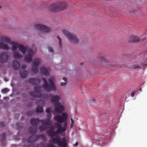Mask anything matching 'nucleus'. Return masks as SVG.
<instances>
[{
	"mask_svg": "<svg viewBox=\"0 0 147 147\" xmlns=\"http://www.w3.org/2000/svg\"><path fill=\"white\" fill-rule=\"evenodd\" d=\"M66 84H67V83L66 82H64V83L62 82L61 84V85L62 86H63L65 85Z\"/></svg>",
	"mask_w": 147,
	"mask_h": 147,
	"instance_id": "nucleus-37",
	"label": "nucleus"
},
{
	"mask_svg": "<svg viewBox=\"0 0 147 147\" xmlns=\"http://www.w3.org/2000/svg\"><path fill=\"white\" fill-rule=\"evenodd\" d=\"M67 6V3L65 1H60L52 4L49 7V10L52 12L58 11L65 9Z\"/></svg>",
	"mask_w": 147,
	"mask_h": 147,
	"instance_id": "nucleus-4",
	"label": "nucleus"
},
{
	"mask_svg": "<svg viewBox=\"0 0 147 147\" xmlns=\"http://www.w3.org/2000/svg\"><path fill=\"white\" fill-rule=\"evenodd\" d=\"M26 66L25 65H23L22 66V68L24 70V69L26 68Z\"/></svg>",
	"mask_w": 147,
	"mask_h": 147,
	"instance_id": "nucleus-35",
	"label": "nucleus"
},
{
	"mask_svg": "<svg viewBox=\"0 0 147 147\" xmlns=\"http://www.w3.org/2000/svg\"><path fill=\"white\" fill-rule=\"evenodd\" d=\"M47 147H58L57 146H54L53 144H50L48 145Z\"/></svg>",
	"mask_w": 147,
	"mask_h": 147,
	"instance_id": "nucleus-33",
	"label": "nucleus"
},
{
	"mask_svg": "<svg viewBox=\"0 0 147 147\" xmlns=\"http://www.w3.org/2000/svg\"><path fill=\"white\" fill-rule=\"evenodd\" d=\"M38 103L39 104L42 103V104H43L44 102L43 100H38Z\"/></svg>",
	"mask_w": 147,
	"mask_h": 147,
	"instance_id": "nucleus-36",
	"label": "nucleus"
},
{
	"mask_svg": "<svg viewBox=\"0 0 147 147\" xmlns=\"http://www.w3.org/2000/svg\"><path fill=\"white\" fill-rule=\"evenodd\" d=\"M49 71L50 69L49 68L42 67L40 68V73L45 76H47L49 75Z\"/></svg>",
	"mask_w": 147,
	"mask_h": 147,
	"instance_id": "nucleus-15",
	"label": "nucleus"
},
{
	"mask_svg": "<svg viewBox=\"0 0 147 147\" xmlns=\"http://www.w3.org/2000/svg\"><path fill=\"white\" fill-rule=\"evenodd\" d=\"M1 6H0V9H1Z\"/></svg>",
	"mask_w": 147,
	"mask_h": 147,
	"instance_id": "nucleus-45",
	"label": "nucleus"
},
{
	"mask_svg": "<svg viewBox=\"0 0 147 147\" xmlns=\"http://www.w3.org/2000/svg\"><path fill=\"white\" fill-rule=\"evenodd\" d=\"M49 97L51 98V101L53 103L59 102L61 98L60 95H55L52 94H50Z\"/></svg>",
	"mask_w": 147,
	"mask_h": 147,
	"instance_id": "nucleus-14",
	"label": "nucleus"
},
{
	"mask_svg": "<svg viewBox=\"0 0 147 147\" xmlns=\"http://www.w3.org/2000/svg\"><path fill=\"white\" fill-rule=\"evenodd\" d=\"M28 49V48L27 47H24L22 45H20L18 47L19 50L23 54L25 53Z\"/></svg>",
	"mask_w": 147,
	"mask_h": 147,
	"instance_id": "nucleus-17",
	"label": "nucleus"
},
{
	"mask_svg": "<svg viewBox=\"0 0 147 147\" xmlns=\"http://www.w3.org/2000/svg\"><path fill=\"white\" fill-rule=\"evenodd\" d=\"M135 94V93L134 92H132L131 94V96L132 97H133L134 96Z\"/></svg>",
	"mask_w": 147,
	"mask_h": 147,
	"instance_id": "nucleus-39",
	"label": "nucleus"
},
{
	"mask_svg": "<svg viewBox=\"0 0 147 147\" xmlns=\"http://www.w3.org/2000/svg\"><path fill=\"white\" fill-rule=\"evenodd\" d=\"M40 122L42 123V125L47 126L50 125L51 123V121L49 119L40 120Z\"/></svg>",
	"mask_w": 147,
	"mask_h": 147,
	"instance_id": "nucleus-20",
	"label": "nucleus"
},
{
	"mask_svg": "<svg viewBox=\"0 0 147 147\" xmlns=\"http://www.w3.org/2000/svg\"><path fill=\"white\" fill-rule=\"evenodd\" d=\"M19 45L17 42L11 41L7 36H3L0 37V48L5 51L11 49L13 57L15 59H20L22 57V55L16 51Z\"/></svg>",
	"mask_w": 147,
	"mask_h": 147,
	"instance_id": "nucleus-2",
	"label": "nucleus"
},
{
	"mask_svg": "<svg viewBox=\"0 0 147 147\" xmlns=\"http://www.w3.org/2000/svg\"><path fill=\"white\" fill-rule=\"evenodd\" d=\"M41 60L40 59H35L32 62L33 65L32 67V72L34 74H36L38 71V67L40 64Z\"/></svg>",
	"mask_w": 147,
	"mask_h": 147,
	"instance_id": "nucleus-8",
	"label": "nucleus"
},
{
	"mask_svg": "<svg viewBox=\"0 0 147 147\" xmlns=\"http://www.w3.org/2000/svg\"><path fill=\"white\" fill-rule=\"evenodd\" d=\"M55 111L57 113H61L64 110V105L59 102L55 103L54 104Z\"/></svg>",
	"mask_w": 147,
	"mask_h": 147,
	"instance_id": "nucleus-10",
	"label": "nucleus"
},
{
	"mask_svg": "<svg viewBox=\"0 0 147 147\" xmlns=\"http://www.w3.org/2000/svg\"><path fill=\"white\" fill-rule=\"evenodd\" d=\"M78 142H76V144H74V146H77L78 145Z\"/></svg>",
	"mask_w": 147,
	"mask_h": 147,
	"instance_id": "nucleus-41",
	"label": "nucleus"
},
{
	"mask_svg": "<svg viewBox=\"0 0 147 147\" xmlns=\"http://www.w3.org/2000/svg\"><path fill=\"white\" fill-rule=\"evenodd\" d=\"M0 102H3V101H2V100H1V101H0Z\"/></svg>",
	"mask_w": 147,
	"mask_h": 147,
	"instance_id": "nucleus-44",
	"label": "nucleus"
},
{
	"mask_svg": "<svg viewBox=\"0 0 147 147\" xmlns=\"http://www.w3.org/2000/svg\"><path fill=\"white\" fill-rule=\"evenodd\" d=\"M62 31L64 34L66 36L71 43L77 44L79 42V40L76 36L70 33L67 30L63 29Z\"/></svg>",
	"mask_w": 147,
	"mask_h": 147,
	"instance_id": "nucleus-5",
	"label": "nucleus"
},
{
	"mask_svg": "<svg viewBox=\"0 0 147 147\" xmlns=\"http://www.w3.org/2000/svg\"><path fill=\"white\" fill-rule=\"evenodd\" d=\"M68 115L66 113H62L61 115H57L54 117L55 120L58 122L55 125L57 130L54 131V127H50V129L47 131V134L51 137L55 136V137L51 139L53 143H57L59 147H67V142L66 139L63 138L61 139L59 136H56L58 134L62 133L65 131L68 126L67 121Z\"/></svg>",
	"mask_w": 147,
	"mask_h": 147,
	"instance_id": "nucleus-1",
	"label": "nucleus"
},
{
	"mask_svg": "<svg viewBox=\"0 0 147 147\" xmlns=\"http://www.w3.org/2000/svg\"><path fill=\"white\" fill-rule=\"evenodd\" d=\"M51 111V109L50 107L47 108L46 110V112L48 113H50Z\"/></svg>",
	"mask_w": 147,
	"mask_h": 147,
	"instance_id": "nucleus-28",
	"label": "nucleus"
},
{
	"mask_svg": "<svg viewBox=\"0 0 147 147\" xmlns=\"http://www.w3.org/2000/svg\"><path fill=\"white\" fill-rule=\"evenodd\" d=\"M51 115L50 113H48L47 115V118L49 119L50 120L51 119Z\"/></svg>",
	"mask_w": 147,
	"mask_h": 147,
	"instance_id": "nucleus-34",
	"label": "nucleus"
},
{
	"mask_svg": "<svg viewBox=\"0 0 147 147\" xmlns=\"http://www.w3.org/2000/svg\"><path fill=\"white\" fill-rule=\"evenodd\" d=\"M41 88V86L35 87L34 88V92H30L29 94L31 96L34 97L42 98V95L40 92Z\"/></svg>",
	"mask_w": 147,
	"mask_h": 147,
	"instance_id": "nucleus-7",
	"label": "nucleus"
},
{
	"mask_svg": "<svg viewBox=\"0 0 147 147\" xmlns=\"http://www.w3.org/2000/svg\"><path fill=\"white\" fill-rule=\"evenodd\" d=\"M4 124L3 123H1L0 124V127H2L4 126Z\"/></svg>",
	"mask_w": 147,
	"mask_h": 147,
	"instance_id": "nucleus-38",
	"label": "nucleus"
},
{
	"mask_svg": "<svg viewBox=\"0 0 147 147\" xmlns=\"http://www.w3.org/2000/svg\"><path fill=\"white\" fill-rule=\"evenodd\" d=\"M63 80L65 81V82H67V80L66 78H64Z\"/></svg>",
	"mask_w": 147,
	"mask_h": 147,
	"instance_id": "nucleus-40",
	"label": "nucleus"
},
{
	"mask_svg": "<svg viewBox=\"0 0 147 147\" xmlns=\"http://www.w3.org/2000/svg\"><path fill=\"white\" fill-rule=\"evenodd\" d=\"M28 82L34 85H36L40 82V80L38 79L30 78L28 80Z\"/></svg>",
	"mask_w": 147,
	"mask_h": 147,
	"instance_id": "nucleus-16",
	"label": "nucleus"
},
{
	"mask_svg": "<svg viewBox=\"0 0 147 147\" xmlns=\"http://www.w3.org/2000/svg\"><path fill=\"white\" fill-rule=\"evenodd\" d=\"M9 91V90L5 88H4V89H3L2 90V92L3 93H6L7 92H8Z\"/></svg>",
	"mask_w": 147,
	"mask_h": 147,
	"instance_id": "nucleus-29",
	"label": "nucleus"
},
{
	"mask_svg": "<svg viewBox=\"0 0 147 147\" xmlns=\"http://www.w3.org/2000/svg\"><path fill=\"white\" fill-rule=\"evenodd\" d=\"M139 90L140 91H142V89L140 88L139 89Z\"/></svg>",
	"mask_w": 147,
	"mask_h": 147,
	"instance_id": "nucleus-42",
	"label": "nucleus"
},
{
	"mask_svg": "<svg viewBox=\"0 0 147 147\" xmlns=\"http://www.w3.org/2000/svg\"><path fill=\"white\" fill-rule=\"evenodd\" d=\"M9 56L5 52H2L0 54V62L3 63L7 61Z\"/></svg>",
	"mask_w": 147,
	"mask_h": 147,
	"instance_id": "nucleus-13",
	"label": "nucleus"
},
{
	"mask_svg": "<svg viewBox=\"0 0 147 147\" xmlns=\"http://www.w3.org/2000/svg\"><path fill=\"white\" fill-rule=\"evenodd\" d=\"M49 51L50 52H53V48L51 47H49L48 48Z\"/></svg>",
	"mask_w": 147,
	"mask_h": 147,
	"instance_id": "nucleus-32",
	"label": "nucleus"
},
{
	"mask_svg": "<svg viewBox=\"0 0 147 147\" xmlns=\"http://www.w3.org/2000/svg\"><path fill=\"white\" fill-rule=\"evenodd\" d=\"M95 145V144H93V146H94Z\"/></svg>",
	"mask_w": 147,
	"mask_h": 147,
	"instance_id": "nucleus-43",
	"label": "nucleus"
},
{
	"mask_svg": "<svg viewBox=\"0 0 147 147\" xmlns=\"http://www.w3.org/2000/svg\"><path fill=\"white\" fill-rule=\"evenodd\" d=\"M40 122V120L38 119H31L30 124L33 127H30L29 129V132L30 134L33 135L36 133L37 130L36 125Z\"/></svg>",
	"mask_w": 147,
	"mask_h": 147,
	"instance_id": "nucleus-6",
	"label": "nucleus"
},
{
	"mask_svg": "<svg viewBox=\"0 0 147 147\" xmlns=\"http://www.w3.org/2000/svg\"><path fill=\"white\" fill-rule=\"evenodd\" d=\"M28 72L24 70H23L22 71L20 72V74L22 78H25L27 76Z\"/></svg>",
	"mask_w": 147,
	"mask_h": 147,
	"instance_id": "nucleus-19",
	"label": "nucleus"
},
{
	"mask_svg": "<svg viewBox=\"0 0 147 147\" xmlns=\"http://www.w3.org/2000/svg\"><path fill=\"white\" fill-rule=\"evenodd\" d=\"M36 112L38 113H41L43 112V109L42 107H38L36 109Z\"/></svg>",
	"mask_w": 147,
	"mask_h": 147,
	"instance_id": "nucleus-22",
	"label": "nucleus"
},
{
	"mask_svg": "<svg viewBox=\"0 0 147 147\" xmlns=\"http://www.w3.org/2000/svg\"><path fill=\"white\" fill-rule=\"evenodd\" d=\"M33 113L30 111H28L27 112V115L29 116L31 115Z\"/></svg>",
	"mask_w": 147,
	"mask_h": 147,
	"instance_id": "nucleus-31",
	"label": "nucleus"
},
{
	"mask_svg": "<svg viewBox=\"0 0 147 147\" xmlns=\"http://www.w3.org/2000/svg\"><path fill=\"white\" fill-rule=\"evenodd\" d=\"M12 67L14 70H17L19 68L20 64L17 61H14L13 62Z\"/></svg>",
	"mask_w": 147,
	"mask_h": 147,
	"instance_id": "nucleus-18",
	"label": "nucleus"
},
{
	"mask_svg": "<svg viewBox=\"0 0 147 147\" xmlns=\"http://www.w3.org/2000/svg\"><path fill=\"white\" fill-rule=\"evenodd\" d=\"M39 138H41L43 140H46V138L43 135H33L32 136L30 137L27 140V142L28 143L34 142L37 140Z\"/></svg>",
	"mask_w": 147,
	"mask_h": 147,
	"instance_id": "nucleus-11",
	"label": "nucleus"
},
{
	"mask_svg": "<svg viewBox=\"0 0 147 147\" xmlns=\"http://www.w3.org/2000/svg\"><path fill=\"white\" fill-rule=\"evenodd\" d=\"M34 27L35 28L43 32H49L51 31L50 28L41 24H36L35 25Z\"/></svg>",
	"mask_w": 147,
	"mask_h": 147,
	"instance_id": "nucleus-9",
	"label": "nucleus"
},
{
	"mask_svg": "<svg viewBox=\"0 0 147 147\" xmlns=\"http://www.w3.org/2000/svg\"><path fill=\"white\" fill-rule=\"evenodd\" d=\"M47 129V127L45 126H40L39 128V129L41 131Z\"/></svg>",
	"mask_w": 147,
	"mask_h": 147,
	"instance_id": "nucleus-26",
	"label": "nucleus"
},
{
	"mask_svg": "<svg viewBox=\"0 0 147 147\" xmlns=\"http://www.w3.org/2000/svg\"><path fill=\"white\" fill-rule=\"evenodd\" d=\"M34 55V53L33 51L31 49H30L28 50L27 54L25 57L24 61L28 63L31 61L32 59V57Z\"/></svg>",
	"mask_w": 147,
	"mask_h": 147,
	"instance_id": "nucleus-12",
	"label": "nucleus"
},
{
	"mask_svg": "<svg viewBox=\"0 0 147 147\" xmlns=\"http://www.w3.org/2000/svg\"><path fill=\"white\" fill-rule=\"evenodd\" d=\"M71 128H72L73 127V126L74 125V120L72 119H71Z\"/></svg>",
	"mask_w": 147,
	"mask_h": 147,
	"instance_id": "nucleus-30",
	"label": "nucleus"
},
{
	"mask_svg": "<svg viewBox=\"0 0 147 147\" xmlns=\"http://www.w3.org/2000/svg\"><path fill=\"white\" fill-rule=\"evenodd\" d=\"M44 84L42 85L43 88L47 91H50L52 90H56V87L54 82L55 79L54 76H52L48 80V83L46 79L45 78H42Z\"/></svg>",
	"mask_w": 147,
	"mask_h": 147,
	"instance_id": "nucleus-3",
	"label": "nucleus"
},
{
	"mask_svg": "<svg viewBox=\"0 0 147 147\" xmlns=\"http://www.w3.org/2000/svg\"><path fill=\"white\" fill-rule=\"evenodd\" d=\"M100 60L102 61L103 62H107L108 61L103 57H101L100 58Z\"/></svg>",
	"mask_w": 147,
	"mask_h": 147,
	"instance_id": "nucleus-25",
	"label": "nucleus"
},
{
	"mask_svg": "<svg viewBox=\"0 0 147 147\" xmlns=\"http://www.w3.org/2000/svg\"><path fill=\"white\" fill-rule=\"evenodd\" d=\"M131 41L134 42H137L140 41L139 38L136 36H133L130 38Z\"/></svg>",
	"mask_w": 147,
	"mask_h": 147,
	"instance_id": "nucleus-21",
	"label": "nucleus"
},
{
	"mask_svg": "<svg viewBox=\"0 0 147 147\" xmlns=\"http://www.w3.org/2000/svg\"><path fill=\"white\" fill-rule=\"evenodd\" d=\"M57 37L59 40V46L61 48L62 47L61 39V38L59 36H57Z\"/></svg>",
	"mask_w": 147,
	"mask_h": 147,
	"instance_id": "nucleus-23",
	"label": "nucleus"
},
{
	"mask_svg": "<svg viewBox=\"0 0 147 147\" xmlns=\"http://www.w3.org/2000/svg\"><path fill=\"white\" fill-rule=\"evenodd\" d=\"M140 66L139 65L136 64H133L132 67V69H135L139 68Z\"/></svg>",
	"mask_w": 147,
	"mask_h": 147,
	"instance_id": "nucleus-27",
	"label": "nucleus"
},
{
	"mask_svg": "<svg viewBox=\"0 0 147 147\" xmlns=\"http://www.w3.org/2000/svg\"><path fill=\"white\" fill-rule=\"evenodd\" d=\"M5 139V134L3 133L0 135V140L2 141L4 140Z\"/></svg>",
	"mask_w": 147,
	"mask_h": 147,
	"instance_id": "nucleus-24",
	"label": "nucleus"
}]
</instances>
